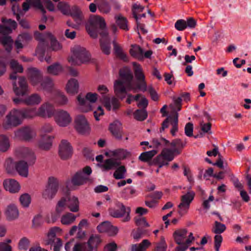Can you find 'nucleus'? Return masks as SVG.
I'll use <instances>...</instances> for the list:
<instances>
[{
    "mask_svg": "<svg viewBox=\"0 0 251 251\" xmlns=\"http://www.w3.org/2000/svg\"><path fill=\"white\" fill-rule=\"evenodd\" d=\"M133 70L135 77L137 80V87H134L132 84L133 75L130 69L125 67L120 71L121 80H116L114 83V91L116 95L123 98L127 91L133 90L136 88L145 92L147 90V85L145 80V76L143 73L141 66L136 62H133Z\"/></svg>",
    "mask_w": 251,
    "mask_h": 251,
    "instance_id": "f257e3e1",
    "label": "nucleus"
},
{
    "mask_svg": "<svg viewBox=\"0 0 251 251\" xmlns=\"http://www.w3.org/2000/svg\"><path fill=\"white\" fill-rule=\"evenodd\" d=\"M34 36L35 39L39 42L36 53L41 61H43V55L46 50L57 51L62 48V45L50 32L41 33L36 31Z\"/></svg>",
    "mask_w": 251,
    "mask_h": 251,
    "instance_id": "f03ea898",
    "label": "nucleus"
},
{
    "mask_svg": "<svg viewBox=\"0 0 251 251\" xmlns=\"http://www.w3.org/2000/svg\"><path fill=\"white\" fill-rule=\"evenodd\" d=\"M71 55L68 58L69 62L74 66H79L90 61L91 55L83 46L76 44L71 48Z\"/></svg>",
    "mask_w": 251,
    "mask_h": 251,
    "instance_id": "7ed1b4c3",
    "label": "nucleus"
},
{
    "mask_svg": "<svg viewBox=\"0 0 251 251\" xmlns=\"http://www.w3.org/2000/svg\"><path fill=\"white\" fill-rule=\"evenodd\" d=\"M173 237L176 243L179 245L176 248V251H185L195 239L193 233L184 228L176 230Z\"/></svg>",
    "mask_w": 251,
    "mask_h": 251,
    "instance_id": "20e7f679",
    "label": "nucleus"
},
{
    "mask_svg": "<svg viewBox=\"0 0 251 251\" xmlns=\"http://www.w3.org/2000/svg\"><path fill=\"white\" fill-rule=\"evenodd\" d=\"M98 96V94L93 92H88L84 96L79 94L76 97V104L78 109L84 113L93 110V104L97 101Z\"/></svg>",
    "mask_w": 251,
    "mask_h": 251,
    "instance_id": "39448f33",
    "label": "nucleus"
},
{
    "mask_svg": "<svg viewBox=\"0 0 251 251\" xmlns=\"http://www.w3.org/2000/svg\"><path fill=\"white\" fill-rule=\"evenodd\" d=\"M105 27V23L103 18L97 15L91 16L86 25L87 32L93 38L97 37L99 31L100 33L102 31H107Z\"/></svg>",
    "mask_w": 251,
    "mask_h": 251,
    "instance_id": "423d86ee",
    "label": "nucleus"
},
{
    "mask_svg": "<svg viewBox=\"0 0 251 251\" xmlns=\"http://www.w3.org/2000/svg\"><path fill=\"white\" fill-rule=\"evenodd\" d=\"M23 120L21 110L13 109L5 116L2 123L5 129H9L22 124Z\"/></svg>",
    "mask_w": 251,
    "mask_h": 251,
    "instance_id": "0eeeda50",
    "label": "nucleus"
},
{
    "mask_svg": "<svg viewBox=\"0 0 251 251\" xmlns=\"http://www.w3.org/2000/svg\"><path fill=\"white\" fill-rule=\"evenodd\" d=\"M15 137L17 139L28 142H32L36 137L35 129L29 126H22L14 131Z\"/></svg>",
    "mask_w": 251,
    "mask_h": 251,
    "instance_id": "6e6552de",
    "label": "nucleus"
},
{
    "mask_svg": "<svg viewBox=\"0 0 251 251\" xmlns=\"http://www.w3.org/2000/svg\"><path fill=\"white\" fill-rule=\"evenodd\" d=\"M59 186L58 179L50 176L48 179L47 184L42 192L43 198L47 200H51L56 195Z\"/></svg>",
    "mask_w": 251,
    "mask_h": 251,
    "instance_id": "1a4fd4ad",
    "label": "nucleus"
},
{
    "mask_svg": "<svg viewBox=\"0 0 251 251\" xmlns=\"http://www.w3.org/2000/svg\"><path fill=\"white\" fill-rule=\"evenodd\" d=\"M191 187L188 191L180 197V202L178 205V213L181 216L186 214L190 208V204L195 196V193L191 190Z\"/></svg>",
    "mask_w": 251,
    "mask_h": 251,
    "instance_id": "9d476101",
    "label": "nucleus"
},
{
    "mask_svg": "<svg viewBox=\"0 0 251 251\" xmlns=\"http://www.w3.org/2000/svg\"><path fill=\"white\" fill-rule=\"evenodd\" d=\"M116 205L119 208V209L110 208L109 210V214L114 218H123L122 221L123 222L129 221L130 220V208L128 207H126L123 203L120 202H117Z\"/></svg>",
    "mask_w": 251,
    "mask_h": 251,
    "instance_id": "9b49d317",
    "label": "nucleus"
},
{
    "mask_svg": "<svg viewBox=\"0 0 251 251\" xmlns=\"http://www.w3.org/2000/svg\"><path fill=\"white\" fill-rule=\"evenodd\" d=\"M166 128H170L171 134L175 136L178 131V114L173 109L171 115L168 116L162 124L160 131Z\"/></svg>",
    "mask_w": 251,
    "mask_h": 251,
    "instance_id": "f8f14e48",
    "label": "nucleus"
},
{
    "mask_svg": "<svg viewBox=\"0 0 251 251\" xmlns=\"http://www.w3.org/2000/svg\"><path fill=\"white\" fill-rule=\"evenodd\" d=\"M174 158V155L171 151V150L165 149L162 151L161 154L154 159L153 162L150 163V165H157L160 168L164 166H167L169 162L173 160Z\"/></svg>",
    "mask_w": 251,
    "mask_h": 251,
    "instance_id": "ddd939ff",
    "label": "nucleus"
},
{
    "mask_svg": "<svg viewBox=\"0 0 251 251\" xmlns=\"http://www.w3.org/2000/svg\"><path fill=\"white\" fill-rule=\"evenodd\" d=\"M53 116L56 124L61 127L68 126L72 121L70 114L67 111L63 109H59L56 112H54Z\"/></svg>",
    "mask_w": 251,
    "mask_h": 251,
    "instance_id": "4468645a",
    "label": "nucleus"
},
{
    "mask_svg": "<svg viewBox=\"0 0 251 251\" xmlns=\"http://www.w3.org/2000/svg\"><path fill=\"white\" fill-rule=\"evenodd\" d=\"M75 128L80 134H87L90 132L89 124L84 115H77L75 120Z\"/></svg>",
    "mask_w": 251,
    "mask_h": 251,
    "instance_id": "2eb2a0df",
    "label": "nucleus"
},
{
    "mask_svg": "<svg viewBox=\"0 0 251 251\" xmlns=\"http://www.w3.org/2000/svg\"><path fill=\"white\" fill-rule=\"evenodd\" d=\"M27 75L30 84L38 90L44 79L41 72L36 68H30L27 69Z\"/></svg>",
    "mask_w": 251,
    "mask_h": 251,
    "instance_id": "dca6fc26",
    "label": "nucleus"
},
{
    "mask_svg": "<svg viewBox=\"0 0 251 251\" xmlns=\"http://www.w3.org/2000/svg\"><path fill=\"white\" fill-rule=\"evenodd\" d=\"M37 109L39 117L44 119L52 117L55 111L53 105L49 101L43 103L37 108Z\"/></svg>",
    "mask_w": 251,
    "mask_h": 251,
    "instance_id": "f3484780",
    "label": "nucleus"
},
{
    "mask_svg": "<svg viewBox=\"0 0 251 251\" xmlns=\"http://www.w3.org/2000/svg\"><path fill=\"white\" fill-rule=\"evenodd\" d=\"M73 154V148L70 143L66 140H61L59 146L58 154L62 160L70 158Z\"/></svg>",
    "mask_w": 251,
    "mask_h": 251,
    "instance_id": "a211bd4d",
    "label": "nucleus"
},
{
    "mask_svg": "<svg viewBox=\"0 0 251 251\" xmlns=\"http://www.w3.org/2000/svg\"><path fill=\"white\" fill-rule=\"evenodd\" d=\"M226 229L225 225L217 221L215 222V225L212 229L213 231L217 234L214 237V248L216 251H220V247L223 241L222 236L220 235Z\"/></svg>",
    "mask_w": 251,
    "mask_h": 251,
    "instance_id": "6ab92c4d",
    "label": "nucleus"
},
{
    "mask_svg": "<svg viewBox=\"0 0 251 251\" xmlns=\"http://www.w3.org/2000/svg\"><path fill=\"white\" fill-rule=\"evenodd\" d=\"M13 89L17 96H24L28 92V85L24 77H19L17 82H13Z\"/></svg>",
    "mask_w": 251,
    "mask_h": 251,
    "instance_id": "aec40b11",
    "label": "nucleus"
},
{
    "mask_svg": "<svg viewBox=\"0 0 251 251\" xmlns=\"http://www.w3.org/2000/svg\"><path fill=\"white\" fill-rule=\"evenodd\" d=\"M1 22L4 24L3 25H0V34L2 35L9 34L17 27V24L16 22L11 19L2 18Z\"/></svg>",
    "mask_w": 251,
    "mask_h": 251,
    "instance_id": "412c9836",
    "label": "nucleus"
},
{
    "mask_svg": "<svg viewBox=\"0 0 251 251\" xmlns=\"http://www.w3.org/2000/svg\"><path fill=\"white\" fill-rule=\"evenodd\" d=\"M31 39V36L27 33H24L19 35L15 41V47L17 50V52H19Z\"/></svg>",
    "mask_w": 251,
    "mask_h": 251,
    "instance_id": "4be33fe9",
    "label": "nucleus"
},
{
    "mask_svg": "<svg viewBox=\"0 0 251 251\" xmlns=\"http://www.w3.org/2000/svg\"><path fill=\"white\" fill-rule=\"evenodd\" d=\"M99 232L101 233H107L110 236H114L118 232V228L116 226H113L110 223L104 222L100 224L97 226Z\"/></svg>",
    "mask_w": 251,
    "mask_h": 251,
    "instance_id": "5701e85b",
    "label": "nucleus"
},
{
    "mask_svg": "<svg viewBox=\"0 0 251 251\" xmlns=\"http://www.w3.org/2000/svg\"><path fill=\"white\" fill-rule=\"evenodd\" d=\"M40 139L37 142V147L42 150L49 151L52 145L53 136L50 135H40Z\"/></svg>",
    "mask_w": 251,
    "mask_h": 251,
    "instance_id": "b1692460",
    "label": "nucleus"
},
{
    "mask_svg": "<svg viewBox=\"0 0 251 251\" xmlns=\"http://www.w3.org/2000/svg\"><path fill=\"white\" fill-rule=\"evenodd\" d=\"M6 219L9 221L17 219L19 216V212L17 206L14 204L7 206L4 211Z\"/></svg>",
    "mask_w": 251,
    "mask_h": 251,
    "instance_id": "393cba45",
    "label": "nucleus"
},
{
    "mask_svg": "<svg viewBox=\"0 0 251 251\" xmlns=\"http://www.w3.org/2000/svg\"><path fill=\"white\" fill-rule=\"evenodd\" d=\"M100 48L102 52L109 54L110 53V39L108 37L107 31H103L100 33Z\"/></svg>",
    "mask_w": 251,
    "mask_h": 251,
    "instance_id": "a878e982",
    "label": "nucleus"
},
{
    "mask_svg": "<svg viewBox=\"0 0 251 251\" xmlns=\"http://www.w3.org/2000/svg\"><path fill=\"white\" fill-rule=\"evenodd\" d=\"M38 90L54 94L55 93V91L57 90L58 89L55 86L53 80L50 78L47 77L44 78Z\"/></svg>",
    "mask_w": 251,
    "mask_h": 251,
    "instance_id": "bb28decb",
    "label": "nucleus"
},
{
    "mask_svg": "<svg viewBox=\"0 0 251 251\" xmlns=\"http://www.w3.org/2000/svg\"><path fill=\"white\" fill-rule=\"evenodd\" d=\"M109 130L112 135L117 139H121L123 136L122 124L118 121L111 123L109 126Z\"/></svg>",
    "mask_w": 251,
    "mask_h": 251,
    "instance_id": "cd10ccee",
    "label": "nucleus"
},
{
    "mask_svg": "<svg viewBox=\"0 0 251 251\" xmlns=\"http://www.w3.org/2000/svg\"><path fill=\"white\" fill-rule=\"evenodd\" d=\"M43 101L42 96L37 93H32L24 99V102L27 105L36 106L41 103Z\"/></svg>",
    "mask_w": 251,
    "mask_h": 251,
    "instance_id": "c85d7f7f",
    "label": "nucleus"
},
{
    "mask_svg": "<svg viewBox=\"0 0 251 251\" xmlns=\"http://www.w3.org/2000/svg\"><path fill=\"white\" fill-rule=\"evenodd\" d=\"M4 188L11 193H18L20 190L19 183L15 180L8 179L4 180L3 182Z\"/></svg>",
    "mask_w": 251,
    "mask_h": 251,
    "instance_id": "c756f323",
    "label": "nucleus"
},
{
    "mask_svg": "<svg viewBox=\"0 0 251 251\" xmlns=\"http://www.w3.org/2000/svg\"><path fill=\"white\" fill-rule=\"evenodd\" d=\"M79 85L75 78L70 79L66 83L65 90L67 93L71 95H75L79 91Z\"/></svg>",
    "mask_w": 251,
    "mask_h": 251,
    "instance_id": "7c9ffc66",
    "label": "nucleus"
},
{
    "mask_svg": "<svg viewBox=\"0 0 251 251\" xmlns=\"http://www.w3.org/2000/svg\"><path fill=\"white\" fill-rule=\"evenodd\" d=\"M101 101L106 109L109 111L111 109L115 110L119 107L118 100L114 97L110 99L108 96H103Z\"/></svg>",
    "mask_w": 251,
    "mask_h": 251,
    "instance_id": "2f4dec72",
    "label": "nucleus"
},
{
    "mask_svg": "<svg viewBox=\"0 0 251 251\" xmlns=\"http://www.w3.org/2000/svg\"><path fill=\"white\" fill-rule=\"evenodd\" d=\"M9 65L10 69L14 72L10 75V78L13 80H15L17 78L16 73H22L24 70L23 67L17 60L14 59L9 60Z\"/></svg>",
    "mask_w": 251,
    "mask_h": 251,
    "instance_id": "473e14b6",
    "label": "nucleus"
},
{
    "mask_svg": "<svg viewBox=\"0 0 251 251\" xmlns=\"http://www.w3.org/2000/svg\"><path fill=\"white\" fill-rule=\"evenodd\" d=\"M21 156L25 159L29 165L33 164L36 160V156L33 151L28 148H23L20 150Z\"/></svg>",
    "mask_w": 251,
    "mask_h": 251,
    "instance_id": "72a5a7b5",
    "label": "nucleus"
},
{
    "mask_svg": "<svg viewBox=\"0 0 251 251\" xmlns=\"http://www.w3.org/2000/svg\"><path fill=\"white\" fill-rule=\"evenodd\" d=\"M120 164L121 161L113 157L105 160L100 167L103 170L108 171L116 169Z\"/></svg>",
    "mask_w": 251,
    "mask_h": 251,
    "instance_id": "f704fd0d",
    "label": "nucleus"
},
{
    "mask_svg": "<svg viewBox=\"0 0 251 251\" xmlns=\"http://www.w3.org/2000/svg\"><path fill=\"white\" fill-rule=\"evenodd\" d=\"M67 199V207L72 212H77L79 210V202L78 198L75 196L66 197Z\"/></svg>",
    "mask_w": 251,
    "mask_h": 251,
    "instance_id": "c9c22d12",
    "label": "nucleus"
},
{
    "mask_svg": "<svg viewBox=\"0 0 251 251\" xmlns=\"http://www.w3.org/2000/svg\"><path fill=\"white\" fill-rule=\"evenodd\" d=\"M88 180V177L83 173L77 172L72 177V183L75 186H80L84 184Z\"/></svg>",
    "mask_w": 251,
    "mask_h": 251,
    "instance_id": "e433bc0d",
    "label": "nucleus"
},
{
    "mask_svg": "<svg viewBox=\"0 0 251 251\" xmlns=\"http://www.w3.org/2000/svg\"><path fill=\"white\" fill-rule=\"evenodd\" d=\"M69 15H71L78 25L83 23V15L79 8L75 6L71 8V11Z\"/></svg>",
    "mask_w": 251,
    "mask_h": 251,
    "instance_id": "4c0bfd02",
    "label": "nucleus"
},
{
    "mask_svg": "<svg viewBox=\"0 0 251 251\" xmlns=\"http://www.w3.org/2000/svg\"><path fill=\"white\" fill-rule=\"evenodd\" d=\"M184 146L185 144L180 139H177L174 140L171 143V147L172 148V149H170L171 151L175 156L176 155H178L180 153L181 150Z\"/></svg>",
    "mask_w": 251,
    "mask_h": 251,
    "instance_id": "58836bf2",
    "label": "nucleus"
},
{
    "mask_svg": "<svg viewBox=\"0 0 251 251\" xmlns=\"http://www.w3.org/2000/svg\"><path fill=\"white\" fill-rule=\"evenodd\" d=\"M15 169L19 174L24 177L28 176V170L26 162L20 161L15 163Z\"/></svg>",
    "mask_w": 251,
    "mask_h": 251,
    "instance_id": "ea45409f",
    "label": "nucleus"
},
{
    "mask_svg": "<svg viewBox=\"0 0 251 251\" xmlns=\"http://www.w3.org/2000/svg\"><path fill=\"white\" fill-rule=\"evenodd\" d=\"M24 119H33L39 117L37 107H32L21 110Z\"/></svg>",
    "mask_w": 251,
    "mask_h": 251,
    "instance_id": "a19ab883",
    "label": "nucleus"
},
{
    "mask_svg": "<svg viewBox=\"0 0 251 251\" xmlns=\"http://www.w3.org/2000/svg\"><path fill=\"white\" fill-rule=\"evenodd\" d=\"M129 53L132 56L138 60H141L144 59L143 50L138 45H132Z\"/></svg>",
    "mask_w": 251,
    "mask_h": 251,
    "instance_id": "79ce46f5",
    "label": "nucleus"
},
{
    "mask_svg": "<svg viewBox=\"0 0 251 251\" xmlns=\"http://www.w3.org/2000/svg\"><path fill=\"white\" fill-rule=\"evenodd\" d=\"M61 231V229L57 226L50 228L47 234V240L46 241V245H50L53 244L56 239L55 236L57 233Z\"/></svg>",
    "mask_w": 251,
    "mask_h": 251,
    "instance_id": "37998d69",
    "label": "nucleus"
},
{
    "mask_svg": "<svg viewBox=\"0 0 251 251\" xmlns=\"http://www.w3.org/2000/svg\"><path fill=\"white\" fill-rule=\"evenodd\" d=\"M107 154L110 156L114 157L119 161L125 158L128 154V152L125 150L119 149L110 151Z\"/></svg>",
    "mask_w": 251,
    "mask_h": 251,
    "instance_id": "c03bdc74",
    "label": "nucleus"
},
{
    "mask_svg": "<svg viewBox=\"0 0 251 251\" xmlns=\"http://www.w3.org/2000/svg\"><path fill=\"white\" fill-rule=\"evenodd\" d=\"M100 243L101 239L99 235H92L88 240L87 244L91 251H94Z\"/></svg>",
    "mask_w": 251,
    "mask_h": 251,
    "instance_id": "a18cd8bd",
    "label": "nucleus"
},
{
    "mask_svg": "<svg viewBox=\"0 0 251 251\" xmlns=\"http://www.w3.org/2000/svg\"><path fill=\"white\" fill-rule=\"evenodd\" d=\"M76 216L70 212L63 215L61 218L60 222L64 225H70L75 221Z\"/></svg>",
    "mask_w": 251,
    "mask_h": 251,
    "instance_id": "49530a36",
    "label": "nucleus"
},
{
    "mask_svg": "<svg viewBox=\"0 0 251 251\" xmlns=\"http://www.w3.org/2000/svg\"><path fill=\"white\" fill-rule=\"evenodd\" d=\"M236 188L239 192L240 196L242 200L245 202H248L250 201V197L247 191L244 188L243 184L236 180Z\"/></svg>",
    "mask_w": 251,
    "mask_h": 251,
    "instance_id": "de8ad7c7",
    "label": "nucleus"
},
{
    "mask_svg": "<svg viewBox=\"0 0 251 251\" xmlns=\"http://www.w3.org/2000/svg\"><path fill=\"white\" fill-rule=\"evenodd\" d=\"M150 242L147 239L143 240L139 244H133L131 246V251H146L147 249L150 246Z\"/></svg>",
    "mask_w": 251,
    "mask_h": 251,
    "instance_id": "09e8293b",
    "label": "nucleus"
},
{
    "mask_svg": "<svg viewBox=\"0 0 251 251\" xmlns=\"http://www.w3.org/2000/svg\"><path fill=\"white\" fill-rule=\"evenodd\" d=\"M113 46L114 52L116 56L125 61H127L128 58L127 55L122 48L115 42H113Z\"/></svg>",
    "mask_w": 251,
    "mask_h": 251,
    "instance_id": "8fccbe9b",
    "label": "nucleus"
},
{
    "mask_svg": "<svg viewBox=\"0 0 251 251\" xmlns=\"http://www.w3.org/2000/svg\"><path fill=\"white\" fill-rule=\"evenodd\" d=\"M53 95L55 96L56 101L59 105L63 106L68 103V98L59 89L56 90Z\"/></svg>",
    "mask_w": 251,
    "mask_h": 251,
    "instance_id": "3c124183",
    "label": "nucleus"
},
{
    "mask_svg": "<svg viewBox=\"0 0 251 251\" xmlns=\"http://www.w3.org/2000/svg\"><path fill=\"white\" fill-rule=\"evenodd\" d=\"M62 71L63 68L62 66L58 63L50 65L47 68V73L52 75H57Z\"/></svg>",
    "mask_w": 251,
    "mask_h": 251,
    "instance_id": "603ef678",
    "label": "nucleus"
},
{
    "mask_svg": "<svg viewBox=\"0 0 251 251\" xmlns=\"http://www.w3.org/2000/svg\"><path fill=\"white\" fill-rule=\"evenodd\" d=\"M67 199L66 197L62 198L58 201L55 207L56 212L58 214H61L66 209L67 207Z\"/></svg>",
    "mask_w": 251,
    "mask_h": 251,
    "instance_id": "864d4df0",
    "label": "nucleus"
},
{
    "mask_svg": "<svg viewBox=\"0 0 251 251\" xmlns=\"http://www.w3.org/2000/svg\"><path fill=\"white\" fill-rule=\"evenodd\" d=\"M157 153V151L152 150L143 152L139 157V159L143 162H148Z\"/></svg>",
    "mask_w": 251,
    "mask_h": 251,
    "instance_id": "5fc2aeb1",
    "label": "nucleus"
},
{
    "mask_svg": "<svg viewBox=\"0 0 251 251\" xmlns=\"http://www.w3.org/2000/svg\"><path fill=\"white\" fill-rule=\"evenodd\" d=\"M10 147V142L8 138L4 135H0V151H6Z\"/></svg>",
    "mask_w": 251,
    "mask_h": 251,
    "instance_id": "6e6d98bb",
    "label": "nucleus"
},
{
    "mask_svg": "<svg viewBox=\"0 0 251 251\" xmlns=\"http://www.w3.org/2000/svg\"><path fill=\"white\" fill-rule=\"evenodd\" d=\"M0 42L3 45L6 51H11L13 42L10 36L0 38Z\"/></svg>",
    "mask_w": 251,
    "mask_h": 251,
    "instance_id": "4d7b16f0",
    "label": "nucleus"
},
{
    "mask_svg": "<svg viewBox=\"0 0 251 251\" xmlns=\"http://www.w3.org/2000/svg\"><path fill=\"white\" fill-rule=\"evenodd\" d=\"M126 170L124 166H119L113 174V176L116 179H120L125 177Z\"/></svg>",
    "mask_w": 251,
    "mask_h": 251,
    "instance_id": "13d9d810",
    "label": "nucleus"
},
{
    "mask_svg": "<svg viewBox=\"0 0 251 251\" xmlns=\"http://www.w3.org/2000/svg\"><path fill=\"white\" fill-rule=\"evenodd\" d=\"M116 22L119 27L124 30H128V26L127 25V20L121 15H118L115 16Z\"/></svg>",
    "mask_w": 251,
    "mask_h": 251,
    "instance_id": "bf43d9fd",
    "label": "nucleus"
},
{
    "mask_svg": "<svg viewBox=\"0 0 251 251\" xmlns=\"http://www.w3.org/2000/svg\"><path fill=\"white\" fill-rule=\"evenodd\" d=\"M19 201L23 207H28L31 202V197L29 194L25 193L20 196Z\"/></svg>",
    "mask_w": 251,
    "mask_h": 251,
    "instance_id": "052dcab7",
    "label": "nucleus"
},
{
    "mask_svg": "<svg viewBox=\"0 0 251 251\" xmlns=\"http://www.w3.org/2000/svg\"><path fill=\"white\" fill-rule=\"evenodd\" d=\"M144 9V7L137 3H134L132 5V11L134 18L136 21H139L140 17L138 14L142 12Z\"/></svg>",
    "mask_w": 251,
    "mask_h": 251,
    "instance_id": "680f3d73",
    "label": "nucleus"
},
{
    "mask_svg": "<svg viewBox=\"0 0 251 251\" xmlns=\"http://www.w3.org/2000/svg\"><path fill=\"white\" fill-rule=\"evenodd\" d=\"M99 10L103 13H108L111 10V7L106 0H101L100 3L98 5Z\"/></svg>",
    "mask_w": 251,
    "mask_h": 251,
    "instance_id": "e2e57ef3",
    "label": "nucleus"
},
{
    "mask_svg": "<svg viewBox=\"0 0 251 251\" xmlns=\"http://www.w3.org/2000/svg\"><path fill=\"white\" fill-rule=\"evenodd\" d=\"M57 7L63 14L69 15L71 11V7L68 4L64 2H59L58 4Z\"/></svg>",
    "mask_w": 251,
    "mask_h": 251,
    "instance_id": "0e129e2a",
    "label": "nucleus"
},
{
    "mask_svg": "<svg viewBox=\"0 0 251 251\" xmlns=\"http://www.w3.org/2000/svg\"><path fill=\"white\" fill-rule=\"evenodd\" d=\"M134 118L138 121H143L147 117V114L145 110H137L134 113Z\"/></svg>",
    "mask_w": 251,
    "mask_h": 251,
    "instance_id": "69168bd1",
    "label": "nucleus"
},
{
    "mask_svg": "<svg viewBox=\"0 0 251 251\" xmlns=\"http://www.w3.org/2000/svg\"><path fill=\"white\" fill-rule=\"evenodd\" d=\"M5 168L6 172L9 174L14 172L15 168V164L13 162L11 159H7L5 163Z\"/></svg>",
    "mask_w": 251,
    "mask_h": 251,
    "instance_id": "338daca9",
    "label": "nucleus"
},
{
    "mask_svg": "<svg viewBox=\"0 0 251 251\" xmlns=\"http://www.w3.org/2000/svg\"><path fill=\"white\" fill-rule=\"evenodd\" d=\"M73 251H91L88 244L85 243H77L74 245Z\"/></svg>",
    "mask_w": 251,
    "mask_h": 251,
    "instance_id": "774afa93",
    "label": "nucleus"
}]
</instances>
